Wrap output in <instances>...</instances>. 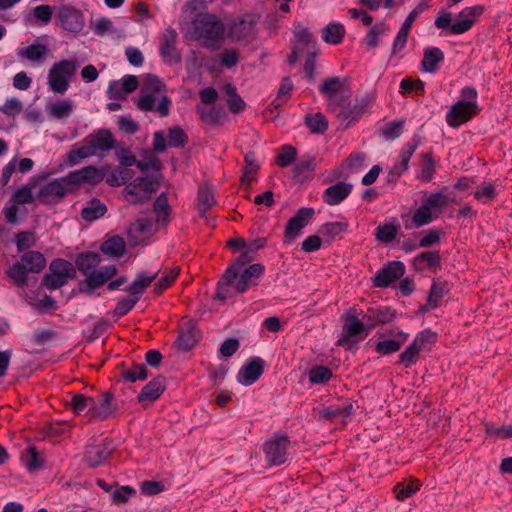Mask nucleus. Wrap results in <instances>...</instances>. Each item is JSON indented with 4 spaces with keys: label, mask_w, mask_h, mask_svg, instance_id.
I'll return each mask as SVG.
<instances>
[{
    "label": "nucleus",
    "mask_w": 512,
    "mask_h": 512,
    "mask_svg": "<svg viewBox=\"0 0 512 512\" xmlns=\"http://www.w3.org/2000/svg\"><path fill=\"white\" fill-rule=\"evenodd\" d=\"M158 273L148 274L147 272L138 273L136 279L129 285V294L121 298L114 309L116 317L126 315L140 300L146 288L157 278Z\"/></svg>",
    "instance_id": "8"
},
{
    "label": "nucleus",
    "mask_w": 512,
    "mask_h": 512,
    "mask_svg": "<svg viewBox=\"0 0 512 512\" xmlns=\"http://www.w3.org/2000/svg\"><path fill=\"white\" fill-rule=\"evenodd\" d=\"M421 159L422 163L416 174V178L422 182H430L435 174L436 163L433 160L431 153H422Z\"/></svg>",
    "instance_id": "41"
},
{
    "label": "nucleus",
    "mask_w": 512,
    "mask_h": 512,
    "mask_svg": "<svg viewBox=\"0 0 512 512\" xmlns=\"http://www.w3.org/2000/svg\"><path fill=\"white\" fill-rule=\"evenodd\" d=\"M196 112L203 123L211 126L221 125L227 118L225 110L222 107L217 106L206 107L203 105H197Z\"/></svg>",
    "instance_id": "28"
},
{
    "label": "nucleus",
    "mask_w": 512,
    "mask_h": 512,
    "mask_svg": "<svg viewBox=\"0 0 512 512\" xmlns=\"http://www.w3.org/2000/svg\"><path fill=\"white\" fill-rule=\"evenodd\" d=\"M23 105L15 97L7 98L0 106V113L4 114L8 120L14 124L15 117L22 112Z\"/></svg>",
    "instance_id": "53"
},
{
    "label": "nucleus",
    "mask_w": 512,
    "mask_h": 512,
    "mask_svg": "<svg viewBox=\"0 0 512 512\" xmlns=\"http://www.w3.org/2000/svg\"><path fill=\"white\" fill-rule=\"evenodd\" d=\"M354 413V408L351 402L345 401L339 404H333L323 408L320 412L321 416L328 420L342 418L345 420Z\"/></svg>",
    "instance_id": "31"
},
{
    "label": "nucleus",
    "mask_w": 512,
    "mask_h": 512,
    "mask_svg": "<svg viewBox=\"0 0 512 512\" xmlns=\"http://www.w3.org/2000/svg\"><path fill=\"white\" fill-rule=\"evenodd\" d=\"M450 201V197L440 191L432 193L425 192L420 206L412 215L413 227L420 228L430 224L439 217Z\"/></svg>",
    "instance_id": "5"
},
{
    "label": "nucleus",
    "mask_w": 512,
    "mask_h": 512,
    "mask_svg": "<svg viewBox=\"0 0 512 512\" xmlns=\"http://www.w3.org/2000/svg\"><path fill=\"white\" fill-rule=\"evenodd\" d=\"M158 182L150 177H138L128 184L124 190L131 202H141L149 198V194L155 191Z\"/></svg>",
    "instance_id": "16"
},
{
    "label": "nucleus",
    "mask_w": 512,
    "mask_h": 512,
    "mask_svg": "<svg viewBox=\"0 0 512 512\" xmlns=\"http://www.w3.org/2000/svg\"><path fill=\"white\" fill-rule=\"evenodd\" d=\"M178 34L175 29L168 28L163 32L159 45V53L163 61L173 65L181 62V53L177 49Z\"/></svg>",
    "instance_id": "14"
},
{
    "label": "nucleus",
    "mask_w": 512,
    "mask_h": 512,
    "mask_svg": "<svg viewBox=\"0 0 512 512\" xmlns=\"http://www.w3.org/2000/svg\"><path fill=\"white\" fill-rule=\"evenodd\" d=\"M115 147V139L107 129H99L88 135L81 146L71 150L67 155L69 166L77 165L80 160L92 156H103Z\"/></svg>",
    "instance_id": "3"
},
{
    "label": "nucleus",
    "mask_w": 512,
    "mask_h": 512,
    "mask_svg": "<svg viewBox=\"0 0 512 512\" xmlns=\"http://www.w3.org/2000/svg\"><path fill=\"white\" fill-rule=\"evenodd\" d=\"M348 229L346 222H328L322 225L321 233L331 239L341 235Z\"/></svg>",
    "instance_id": "64"
},
{
    "label": "nucleus",
    "mask_w": 512,
    "mask_h": 512,
    "mask_svg": "<svg viewBox=\"0 0 512 512\" xmlns=\"http://www.w3.org/2000/svg\"><path fill=\"white\" fill-rule=\"evenodd\" d=\"M290 441L286 435L274 437L263 445L265 459L270 466H279L288 459Z\"/></svg>",
    "instance_id": "13"
},
{
    "label": "nucleus",
    "mask_w": 512,
    "mask_h": 512,
    "mask_svg": "<svg viewBox=\"0 0 512 512\" xmlns=\"http://www.w3.org/2000/svg\"><path fill=\"white\" fill-rule=\"evenodd\" d=\"M399 229L400 224L394 218L391 222L379 224L374 230V236L377 241L388 244L396 238Z\"/></svg>",
    "instance_id": "32"
},
{
    "label": "nucleus",
    "mask_w": 512,
    "mask_h": 512,
    "mask_svg": "<svg viewBox=\"0 0 512 512\" xmlns=\"http://www.w3.org/2000/svg\"><path fill=\"white\" fill-rule=\"evenodd\" d=\"M444 53L438 47H427L423 51L421 71L435 73L441 63L444 62Z\"/></svg>",
    "instance_id": "29"
},
{
    "label": "nucleus",
    "mask_w": 512,
    "mask_h": 512,
    "mask_svg": "<svg viewBox=\"0 0 512 512\" xmlns=\"http://www.w3.org/2000/svg\"><path fill=\"white\" fill-rule=\"evenodd\" d=\"M345 34V29L343 25L341 24H328L323 30H322V38L323 40L332 45L339 44Z\"/></svg>",
    "instance_id": "48"
},
{
    "label": "nucleus",
    "mask_w": 512,
    "mask_h": 512,
    "mask_svg": "<svg viewBox=\"0 0 512 512\" xmlns=\"http://www.w3.org/2000/svg\"><path fill=\"white\" fill-rule=\"evenodd\" d=\"M103 177L101 171L95 166H86L67 174V179L72 184L74 191L79 185L84 183L98 184L103 180Z\"/></svg>",
    "instance_id": "21"
},
{
    "label": "nucleus",
    "mask_w": 512,
    "mask_h": 512,
    "mask_svg": "<svg viewBox=\"0 0 512 512\" xmlns=\"http://www.w3.org/2000/svg\"><path fill=\"white\" fill-rule=\"evenodd\" d=\"M46 53V45L37 42L17 50V55L19 58H25L32 62L41 60L46 55Z\"/></svg>",
    "instance_id": "40"
},
{
    "label": "nucleus",
    "mask_w": 512,
    "mask_h": 512,
    "mask_svg": "<svg viewBox=\"0 0 512 512\" xmlns=\"http://www.w3.org/2000/svg\"><path fill=\"white\" fill-rule=\"evenodd\" d=\"M297 151L290 145H284L277 155L276 163L280 167H287L296 159Z\"/></svg>",
    "instance_id": "63"
},
{
    "label": "nucleus",
    "mask_w": 512,
    "mask_h": 512,
    "mask_svg": "<svg viewBox=\"0 0 512 512\" xmlns=\"http://www.w3.org/2000/svg\"><path fill=\"white\" fill-rule=\"evenodd\" d=\"M110 454L111 449L104 443L90 445L85 450L84 461L89 467L95 468L104 464Z\"/></svg>",
    "instance_id": "25"
},
{
    "label": "nucleus",
    "mask_w": 512,
    "mask_h": 512,
    "mask_svg": "<svg viewBox=\"0 0 512 512\" xmlns=\"http://www.w3.org/2000/svg\"><path fill=\"white\" fill-rule=\"evenodd\" d=\"M57 19L61 27L68 32L79 33L85 26L83 13L71 6H62Z\"/></svg>",
    "instance_id": "19"
},
{
    "label": "nucleus",
    "mask_w": 512,
    "mask_h": 512,
    "mask_svg": "<svg viewBox=\"0 0 512 512\" xmlns=\"http://www.w3.org/2000/svg\"><path fill=\"white\" fill-rule=\"evenodd\" d=\"M74 107L75 104L71 99H62L52 103L48 107L47 111L51 117L60 120L69 117L72 114Z\"/></svg>",
    "instance_id": "37"
},
{
    "label": "nucleus",
    "mask_w": 512,
    "mask_h": 512,
    "mask_svg": "<svg viewBox=\"0 0 512 512\" xmlns=\"http://www.w3.org/2000/svg\"><path fill=\"white\" fill-rule=\"evenodd\" d=\"M421 483L418 480H411L409 482H399L394 488L393 492L398 501H405L419 491Z\"/></svg>",
    "instance_id": "42"
},
{
    "label": "nucleus",
    "mask_w": 512,
    "mask_h": 512,
    "mask_svg": "<svg viewBox=\"0 0 512 512\" xmlns=\"http://www.w3.org/2000/svg\"><path fill=\"white\" fill-rule=\"evenodd\" d=\"M107 212L106 206L97 198L88 201L81 210V217L88 222L94 221Z\"/></svg>",
    "instance_id": "36"
},
{
    "label": "nucleus",
    "mask_w": 512,
    "mask_h": 512,
    "mask_svg": "<svg viewBox=\"0 0 512 512\" xmlns=\"http://www.w3.org/2000/svg\"><path fill=\"white\" fill-rule=\"evenodd\" d=\"M446 283L443 281H433L429 295L427 297V303L425 305L426 310H432L439 306L440 300L446 294Z\"/></svg>",
    "instance_id": "43"
},
{
    "label": "nucleus",
    "mask_w": 512,
    "mask_h": 512,
    "mask_svg": "<svg viewBox=\"0 0 512 512\" xmlns=\"http://www.w3.org/2000/svg\"><path fill=\"white\" fill-rule=\"evenodd\" d=\"M476 200L480 203L486 204L496 199L498 192L492 183H483L473 193Z\"/></svg>",
    "instance_id": "51"
},
{
    "label": "nucleus",
    "mask_w": 512,
    "mask_h": 512,
    "mask_svg": "<svg viewBox=\"0 0 512 512\" xmlns=\"http://www.w3.org/2000/svg\"><path fill=\"white\" fill-rule=\"evenodd\" d=\"M263 273V265L259 263L249 265L244 268L242 272L239 271L238 276L229 286L233 287L237 293H244L250 286L257 284V280L263 275ZM226 286L227 285H224L223 292L227 294V291L225 290Z\"/></svg>",
    "instance_id": "15"
},
{
    "label": "nucleus",
    "mask_w": 512,
    "mask_h": 512,
    "mask_svg": "<svg viewBox=\"0 0 512 512\" xmlns=\"http://www.w3.org/2000/svg\"><path fill=\"white\" fill-rule=\"evenodd\" d=\"M125 250V242L119 236H114L101 245V251L111 257H120L123 255Z\"/></svg>",
    "instance_id": "45"
},
{
    "label": "nucleus",
    "mask_w": 512,
    "mask_h": 512,
    "mask_svg": "<svg viewBox=\"0 0 512 512\" xmlns=\"http://www.w3.org/2000/svg\"><path fill=\"white\" fill-rule=\"evenodd\" d=\"M305 124L313 133H324L328 128V122L322 113L307 115Z\"/></svg>",
    "instance_id": "54"
},
{
    "label": "nucleus",
    "mask_w": 512,
    "mask_h": 512,
    "mask_svg": "<svg viewBox=\"0 0 512 512\" xmlns=\"http://www.w3.org/2000/svg\"><path fill=\"white\" fill-rule=\"evenodd\" d=\"M421 351L422 350L412 342L399 355V363L403 364L405 368H410L418 361Z\"/></svg>",
    "instance_id": "57"
},
{
    "label": "nucleus",
    "mask_w": 512,
    "mask_h": 512,
    "mask_svg": "<svg viewBox=\"0 0 512 512\" xmlns=\"http://www.w3.org/2000/svg\"><path fill=\"white\" fill-rule=\"evenodd\" d=\"M154 225L149 218H139L129 227V235L135 244L142 243L153 235Z\"/></svg>",
    "instance_id": "24"
},
{
    "label": "nucleus",
    "mask_w": 512,
    "mask_h": 512,
    "mask_svg": "<svg viewBox=\"0 0 512 512\" xmlns=\"http://www.w3.org/2000/svg\"><path fill=\"white\" fill-rule=\"evenodd\" d=\"M257 19L254 15H245L234 26V33L238 39H246L255 34L254 27Z\"/></svg>",
    "instance_id": "38"
},
{
    "label": "nucleus",
    "mask_w": 512,
    "mask_h": 512,
    "mask_svg": "<svg viewBox=\"0 0 512 512\" xmlns=\"http://www.w3.org/2000/svg\"><path fill=\"white\" fill-rule=\"evenodd\" d=\"M79 65V61L74 59H61L54 62L48 70L47 75L49 90L55 94H65L71 85Z\"/></svg>",
    "instance_id": "7"
},
{
    "label": "nucleus",
    "mask_w": 512,
    "mask_h": 512,
    "mask_svg": "<svg viewBox=\"0 0 512 512\" xmlns=\"http://www.w3.org/2000/svg\"><path fill=\"white\" fill-rule=\"evenodd\" d=\"M405 273V265L401 261H391L379 269L373 278V285L379 288H386L391 283L401 278Z\"/></svg>",
    "instance_id": "18"
},
{
    "label": "nucleus",
    "mask_w": 512,
    "mask_h": 512,
    "mask_svg": "<svg viewBox=\"0 0 512 512\" xmlns=\"http://www.w3.org/2000/svg\"><path fill=\"white\" fill-rule=\"evenodd\" d=\"M478 92L472 86H465L460 91V99L446 113V122L452 128L469 121L480 112L477 102Z\"/></svg>",
    "instance_id": "4"
},
{
    "label": "nucleus",
    "mask_w": 512,
    "mask_h": 512,
    "mask_svg": "<svg viewBox=\"0 0 512 512\" xmlns=\"http://www.w3.org/2000/svg\"><path fill=\"white\" fill-rule=\"evenodd\" d=\"M264 361L260 357H255L243 365L237 374V380L240 384L250 386L255 383L263 373Z\"/></svg>",
    "instance_id": "22"
},
{
    "label": "nucleus",
    "mask_w": 512,
    "mask_h": 512,
    "mask_svg": "<svg viewBox=\"0 0 512 512\" xmlns=\"http://www.w3.org/2000/svg\"><path fill=\"white\" fill-rule=\"evenodd\" d=\"M165 390V378L162 376H158L148 382L141 392L139 393L137 399L140 403H152L156 401Z\"/></svg>",
    "instance_id": "26"
},
{
    "label": "nucleus",
    "mask_w": 512,
    "mask_h": 512,
    "mask_svg": "<svg viewBox=\"0 0 512 512\" xmlns=\"http://www.w3.org/2000/svg\"><path fill=\"white\" fill-rule=\"evenodd\" d=\"M419 146V140L412 138L410 141L405 143L399 154V163H397L402 170L408 169V164Z\"/></svg>",
    "instance_id": "50"
},
{
    "label": "nucleus",
    "mask_w": 512,
    "mask_h": 512,
    "mask_svg": "<svg viewBox=\"0 0 512 512\" xmlns=\"http://www.w3.org/2000/svg\"><path fill=\"white\" fill-rule=\"evenodd\" d=\"M214 204L215 199L211 190L201 187L198 192V211L200 216L204 217Z\"/></svg>",
    "instance_id": "55"
},
{
    "label": "nucleus",
    "mask_w": 512,
    "mask_h": 512,
    "mask_svg": "<svg viewBox=\"0 0 512 512\" xmlns=\"http://www.w3.org/2000/svg\"><path fill=\"white\" fill-rule=\"evenodd\" d=\"M165 93L166 85L157 76L148 75L137 101L138 109L156 112L160 117L168 116L171 100Z\"/></svg>",
    "instance_id": "2"
},
{
    "label": "nucleus",
    "mask_w": 512,
    "mask_h": 512,
    "mask_svg": "<svg viewBox=\"0 0 512 512\" xmlns=\"http://www.w3.org/2000/svg\"><path fill=\"white\" fill-rule=\"evenodd\" d=\"M402 337L401 339H387L380 341L376 344L375 350L377 353L381 355H388L400 350L401 346L406 341L408 335L405 333H399Z\"/></svg>",
    "instance_id": "46"
},
{
    "label": "nucleus",
    "mask_w": 512,
    "mask_h": 512,
    "mask_svg": "<svg viewBox=\"0 0 512 512\" xmlns=\"http://www.w3.org/2000/svg\"><path fill=\"white\" fill-rule=\"evenodd\" d=\"M7 276L13 281V283L17 286L23 287L27 285L28 277L27 270L23 266V264L19 261L13 264L7 271Z\"/></svg>",
    "instance_id": "52"
},
{
    "label": "nucleus",
    "mask_w": 512,
    "mask_h": 512,
    "mask_svg": "<svg viewBox=\"0 0 512 512\" xmlns=\"http://www.w3.org/2000/svg\"><path fill=\"white\" fill-rule=\"evenodd\" d=\"M49 270L50 272L43 278V285L50 290L66 285L68 280L75 275L73 264L61 258L52 260Z\"/></svg>",
    "instance_id": "12"
},
{
    "label": "nucleus",
    "mask_w": 512,
    "mask_h": 512,
    "mask_svg": "<svg viewBox=\"0 0 512 512\" xmlns=\"http://www.w3.org/2000/svg\"><path fill=\"white\" fill-rule=\"evenodd\" d=\"M436 342V334L429 329L419 332L413 343L422 351L429 349Z\"/></svg>",
    "instance_id": "60"
},
{
    "label": "nucleus",
    "mask_w": 512,
    "mask_h": 512,
    "mask_svg": "<svg viewBox=\"0 0 512 512\" xmlns=\"http://www.w3.org/2000/svg\"><path fill=\"white\" fill-rule=\"evenodd\" d=\"M20 262L27 272L40 273L46 266V259L39 251H28L21 256Z\"/></svg>",
    "instance_id": "33"
},
{
    "label": "nucleus",
    "mask_w": 512,
    "mask_h": 512,
    "mask_svg": "<svg viewBox=\"0 0 512 512\" xmlns=\"http://www.w3.org/2000/svg\"><path fill=\"white\" fill-rule=\"evenodd\" d=\"M308 377L312 384H323L332 378V371L328 367L319 365L309 371Z\"/></svg>",
    "instance_id": "58"
},
{
    "label": "nucleus",
    "mask_w": 512,
    "mask_h": 512,
    "mask_svg": "<svg viewBox=\"0 0 512 512\" xmlns=\"http://www.w3.org/2000/svg\"><path fill=\"white\" fill-rule=\"evenodd\" d=\"M113 395L105 393L95 400V407L93 408L92 417H99L105 419L113 412L112 408Z\"/></svg>",
    "instance_id": "44"
},
{
    "label": "nucleus",
    "mask_w": 512,
    "mask_h": 512,
    "mask_svg": "<svg viewBox=\"0 0 512 512\" xmlns=\"http://www.w3.org/2000/svg\"><path fill=\"white\" fill-rule=\"evenodd\" d=\"M94 34L100 37H104L108 34H114L116 29L113 22L107 17L98 18L92 28Z\"/></svg>",
    "instance_id": "62"
},
{
    "label": "nucleus",
    "mask_w": 512,
    "mask_h": 512,
    "mask_svg": "<svg viewBox=\"0 0 512 512\" xmlns=\"http://www.w3.org/2000/svg\"><path fill=\"white\" fill-rule=\"evenodd\" d=\"M342 121L349 125L358 119L357 107L353 106L349 100L342 102L336 111H332Z\"/></svg>",
    "instance_id": "49"
},
{
    "label": "nucleus",
    "mask_w": 512,
    "mask_h": 512,
    "mask_svg": "<svg viewBox=\"0 0 512 512\" xmlns=\"http://www.w3.org/2000/svg\"><path fill=\"white\" fill-rule=\"evenodd\" d=\"M153 211L155 213V223L159 225H166L169 222L170 206L166 193H161L153 204Z\"/></svg>",
    "instance_id": "34"
},
{
    "label": "nucleus",
    "mask_w": 512,
    "mask_h": 512,
    "mask_svg": "<svg viewBox=\"0 0 512 512\" xmlns=\"http://www.w3.org/2000/svg\"><path fill=\"white\" fill-rule=\"evenodd\" d=\"M314 215L312 208H301L298 212L288 221L285 232L284 242L291 244L300 235L301 230L306 227Z\"/></svg>",
    "instance_id": "17"
},
{
    "label": "nucleus",
    "mask_w": 512,
    "mask_h": 512,
    "mask_svg": "<svg viewBox=\"0 0 512 512\" xmlns=\"http://www.w3.org/2000/svg\"><path fill=\"white\" fill-rule=\"evenodd\" d=\"M351 190L352 184L339 181L324 190L323 201L330 206L338 205L349 196Z\"/></svg>",
    "instance_id": "23"
},
{
    "label": "nucleus",
    "mask_w": 512,
    "mask_h": 512,
    "mask_svg": "<svg viewBox=\"0 0 512 512\" xmlns=\"http://www.w3.org/2000/svg\"><path fill=\"white\" fill-rule=\"evenodd\" d=\"M484 10L483 5L465 7L458 13L457 20L453 23H451L452 13L443 11L436 17L435 26L438 29L449 28L451 34L460 35L472 28L474 23L483 14Z\"/></svg>",
    "instance_id": "6"
},
{
    "label": "nucleus",
    "mask_w": 512,
    "mask_h": 512,
    "mask_svg": "<svg viewBox=\"0 0 512 512\" xmlns=\"http://www.w3.org/2000/svg\"><path fill=\"white\" fill-rule=\"evenodd\" d=\"M319 91L327 98L330 111H336L342 102L350 99V91L346 81L339 77L325 79L320 85Z\"/></svg>",
    "instance_id": "11"
},
{
    "label": "nucleus",
    "mask_w": 512,
    "mask_h": 512,
    "mask_svg": "<svg viewBox=\"0 0 512 512\" xmlns=\"http://www.w3.org/2000/svg\"><path fill=\"white\" fill-rule=\"evenodd\" d=\"M73 191L74 188L67 179V175H65L63 177L54 178L43 184L36 198L40 203L50 205L60 202L67 194Z\"/></svg>",
    "instance_id": "10"
},
{
    "label": "nucleus",
    "mask_w": 512,
    "mask_h": 512,
    "mask_svg": "<svg viewBox=\"0 0 512 512\" xmlns=\"http://www.w3.org/2000/svg\"><path fill=\"white\" fill-rule=\"evenodd\" d=\"M224 32L222 23L212 14L199 12L192 20L191 35L195 40L215 41L221 38Z\"/></svg>",
    "instance_id": "9"
},
{
    "label": "nucleus",
    "mask_w": 512,
    "mask_h": 512,
    "mask_svg": "<svg viewBox=\"0 0 512 512\" xmlns=\"http://www.w3.org/2000/svg\"><path fill=\"white\" fill-rule=\"evenodd\" d=\"M21 461L30 472L42 468L44 463L43 457L33 446L23 450L21 454Z\"/></svg>",
    "instance_id": "39"
},
{
    "label": "nucleus",
    "mask_w": 512,
    "mask_h": 512,
    "mask_svg": "<svg viewBox=\"0 0 512 512\" xmlns=\"http://www.w3.org/2000/svg\"><path fill=\"white\" fill-rule=\"evenodd\" d=\"M121 377L124 381L134 383L136 381L145 380L148 377V371L145 364H134L124 369L121 372Z\"/></svg>",
    "instance_id": "47"
},
{
    "label": "nucleus",
    "mask_w": 512,
    "mask_h": 512,
    "mask_svg": "<svg viewBox=\"0 0 512 512\" xmlns=\"http://www.w3.org/2000/svg\"><path fill=\"white\" fill-rule=\"evenodd\" d=\"M292 89H293V84H292L291 80L289 78L283 79L281 86L278 90V93L271 104L275 108L282 106L286 102V100L289 98Z\"/></svg>",
    "instance_id": "61"
},
{
    "label": "nucleus",
    "mask_w": 512,
    "mask_h": 512,
    "mask_svg": "<svg viewBox=\"0 0 512 512\" xmlns=\"http://www.w3.org/2000/svg\"><path fill=\"white\" fill-rule=\"evenodd\" d=\"M253 253L246 249L236 260V262L228 267L223 275L222 280L218 283L217 297L221 300L226 299L228 295L223 292L224 285H230L238 276L239 270L247 263L252 261Z\"/></svg>",
    "instance_id": "20"
},
{
    "label": "nucleus",
    "mask_w": 512,
    "mask_h": 512,
    "mask_svg": "<svg viewBox=\"0 0 512 512\" xmlns=\"http://www.w3.org/2000/svg\"><path fill=\"white\" fill-rule=\"evenodd\" d=\"M367 328V321H360L355 315H348L347 322L343 326V337L338 341V345L345 346L350 339L360 335Z\"/></svg>",
    "instance_id": "30"
},
{
    "label": "nucleus",
    "mask_w": 512,
    "mask_h": 512,
    "mask_svg": "<svg viewBox=\"0 0 512 512\" xmlns=\"http://www.w3.org/2000/svg\"><path fill=\"white\" fill-rule=\"evenodd\" d=\"M396 313L390 307L384 306L377 309H369L367 314L363 316V320L367 321L368 330L373 329L378 324L390 323L395 319Z\"/></svg>",
    "instance_id": "27"
},
{
    "label": "nucleus",
    "mask_w": 512,
    "mask_h": 512,
    "mask_svg": "<svg viewBox=\"0 0 512 512\" xmlns=\"http://www.w3.org/2000/svg\"><path fill=\"white\" fill-rule=\"evenodd\" d=\"M100 262V255L95 252H83L77 256L75 260L76 267L85 276L84 281L80 284L81 292L92 293L116 275L117 269L114 265L98 268Z\"/></svg>",
    "instance_id": "1"
},
{
    "label": "nucleus",
    "mask_w": 512,
    "mask_h": 512,
    "mask_svg": "<svg viewBox=\"0 0 512 512\" xmlns=\"http://www.w3.org/2000/svg\"><path fill=\"white\" fill-rule=\"evenodd\" d=\"M135 165L143 172L149 170L159 171L161 166L159 159L148 151L143 153V158L141 160H136Z\"/></svg>",
    "instance_id": "59"
},
{
    "label": "nucleus",
    "mask_w": 512,
    "mask_h": 512,
    "mask_svg": "<svg viewBox=\"0 0 512 512\" xmlns=\"http://www.w3.org/2000/svg\"><path fill=\"white\" fill-rule=\"evenodd\" d=\"M245 163H246V166L244 168V174H243L241 180H242V182H246L247 185H250V183L252 181H254L255 175L259 169V166L256 163V156L253 152L246 153Z\"/></svg>",
    "instance_id": "56"
},
{
    "label": "nucleus",
    "mask_w": 512,
    "mask_h": 512,
    "mask_svg": "<svg viewBox=\"0 0 512 512\" xmlns=\"http://www.w3.org/2000/svg\"><path fill=\"white\" fill-rule=\"evenodd\" d=\"M69 405L76 414H89L92 417L93 408L95 407V399L92 397H86L82 394H74L69 401Z\"/></svg>",
    "instance_id": "35"
}]
</instances>
